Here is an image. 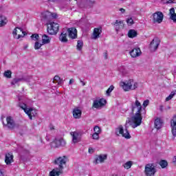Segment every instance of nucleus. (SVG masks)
Returning a JSON list of instances; mask_svg holds the SVG:
<instances>
[{"mask_svg":"<svg viewBox=\"0 0 176 176\" xmlns=\"http://www.w3.org/2000/svg\"><path fill=\"white\" fill-rule=\"evenodd\" d=\"M126 123L130 124L132 129H135L138 126H141L142 123V114L141 113H135L133 116L131 117V120L126 121Z\"/></svg>","mask_w":176,"mask_h":176,"instance_id":"nucleus-1","label":"nucleus"},{"mask_svg":"<svg viewBox=\"0 0 176 176\" xmlns=\"http://www.w3.org/2000/svg\"><path fill=\"white\" fill-rule=\"evenodd\" d=\"M4 118L5 117L2 116L1 118L3 127H6L9 130H14V129H16V121H14V118L10 116H7L6 122H5L3 121Z\"/></svg>","mask_w":176,"mask_h":176,"instance_id":"nucleus-2","label":"nucleus"},{"mask_svg":"<svg viewBox=\"0 0 176 176\" xmlns=\"http://www.w3.org/2000/svg\"><path fill=\"white\" fill-rule=\"evenodd\" d=\"M47 31L50 35H57L60 30V25L56 22H50L47 23Z\"/></svg>","mask_w":176,"mask_h":176,"instance_id":"nucleus-3","label":"nucleus"},{"mask_svg":"<svg viewBox=\"0 0 176 176\" xmlns=\"http://www.w3.org/2000/svg\"><path fill=\"white\" fill-rule=\"evenodd\" d=\"M67 162H69L68 157L64 155L55 159L54 163V164H58V169L63 171V170H64V166L67 164Z\"/></svg>","mask_w":176,"mask_h":176,"instance_id":"nucleus-4","label":"nucleus"},{"mask_svg":"<svg viewBox=\"0 0 176 176\" xmlns=\"http://www.w3.org/2000/svg\"><path fill=\"white\" fill-rule=\"evenodd\" d=\"M156 166L153 164H147L144 168V174L146 176H155L156 174Z\"/></svg>","mask_w":176,"mask_h":176,"instance_id":"nucleus-5","label":"nucleus"},{"mask_svg":"<svg viewBox=\"0 0 176 176\" xmlns=\"http://www.w3.org/2000/svg\"><path fill=\"white\" fill-rule=\"evenodd\" d=\"M18 107H19V108L23 109V111H24L25 113H26V115H28L29 118L31 120H32V111H34V109L32 108H28L27 104L22 103L21 102H19L18 103Z\"/></svg>","mask_w":176,"mask_h":176,"instance_id":"nucleus-6","label":"nucleus"},{"mask_svg":"<svg viewBox=\"0 0 176 176\" xmlns=\"http://www.w3.org/2000/svg\"><path fill=\"white\" fill-rule=\"evenodd\" d=\"M135 111H136V113L142 112V105L141 104V102L138 100L137 98H135V102L131 104L132 113H134Z\"/></svg>","mask_w":176,"mask_h":176,"instance_id":"nucleus-7","label":"nucleus"},{"mask_svg":"<svg viewBox=\"0 0 176 176\" xmlns=\"http://www.w3.org/2000/svg\"><path fill=\"white\" fill-rule=\"evenodd\" d=\"M117 130H118L119 134H120L124 138H126V140H130V138H131V135H130L129 130L127 129H124L122 125H119Z\"/></svg>","mask_w":176,"mask_h":176,"instance_id":"nucleus-8","label":"nucleus"},{"mask_svg":"<svg viewBox=\"0 0 176 176\" xmlns=\"http://www.w3.org/2000/svg\"><path fill=\"white\" fill-rule=\"evenodd\" d=\"M164 17L163 12L158 11L153 14V21L160 24L163 21Z\"/></svg>","mask_w":176,"mask_h":176,"instance_id":"nucleus-9","label":"nucleus"},{"mask_svg":"<svg viewBox=\"0 0 176 176\" xmlns=\"http://www.w3.org/2000/svg\"><path fill=\"white\" fill-rule=\"evenodd\" d=\"M107 104V100L104 98H100L99 100H95L93 102V108H96V109H98V108H102V107H105Z\"/></svg>","mask_w":176,"mask_h":176,"instance_id":"nucleus-10","label":"nucleus"},{"mask_svg":"<svg viewBox=\"0 0 176 176\" xmlns=\"http://www.w3.org/2000/svg\"><path fill=\"white\" fill-rule=\"evenodd\" d=\"M12 34L14 36H16L17 35L16 37V39H20V38H24V36H25L27 34V32L23 31V29L20 28H16L14 29Z\"/></svg>","mask_w":176,"mask_h":176,"instance_id":"nucleus-11","label":"nucleus"},{"mask_svg":"<svg viewBox=\"0 0 176 176\" xmlns=\"http://www.w3.org/2000/svg\"><path fill=\"white\" fill-rule=\"evenodd\" d=\"M14 162V155H13V153L8 152L5 155V163L7 166L10 165L11 163Z\"/></svg>","mask_w":176,"mask_h":176,"instance_id":"nucleus-12","label":"nucleus"},{"mask_svg":"<svg viewBox=\"0 0 176 176\" xmlns=\"http://www.w3.org/2000/svg\"><path fill=\"white\" fill-rule=\"evenodd\" d=\"M134 83V80H129L127 82H122L120 83L124 91H130L131 90V85Z\"/></svg>","mask_w":176,"mask_h":176,"instance_id":"nucleus-13","label":"nucleus"},{"mask_svg":"<svg viewBox=\"0 0 176 176\" xmlns=\"http://www.w3.org/2000/svg\"><path fill=\"white\" fill-rule=\"evenodd\" d=\"M107 159H108V155L107 154H100L95 157L94 163L95 164H99V163H104V162H105Z\"/></svg>","mask_w":176,"mask_h":176,"instance_id":"nucleus-14","label":"nucleus"},{"mask_svg":"<svg viewBox=\"0 0 176 176\" xmlns=\"http://www.w3.org/2000/svg\"><path fill=\"white\" fill-rule=\"evenodd\" d=\"M159 45H160V39L157 37H155L151 42L149 47L150 49H153V50L155 51L157 50Z\"/></svg>","mask_w":176,"mask_h":176,"instance_id":"nucleus-15","label":"nucleus"},{"mask_svg":"<svg viewBox=\"0 0 176 176\" xmlns=\"http://www.w3.org/2000/svg\"><path fill=\"white\" fill-rule=\"evenodd\" d=\"M69 38L71 39H76L78 38V30L75 28H70L67 29Z\"/></svg>","mask_w":176,"mask_h":176,"instance_id":"nucleus-16","label":"nucleus"},{"mask_svg":"<svg viewBox=\"0 0 176 176\" xmlns=\"http://www.w3.org/2000/svg\"><path fill=\"white\" fill-rule=\"evenodd\" d=\"M55 144V148H60V146H65L67 145V142L63 138H56L54 141Z\"/></svg>","mask_w":176,"mask_h":176,"instance_id":"nucleus-17","label":"nucleus"},{"mask_svg":"<svg viewBox=\"0 0 176 176\" xmlns=\"http://www.w3.org/2000/svg\"><path fill=\"white\" fill-rule=\"evenodd\" d=\"M129 54L133 58H135V57H140V56H141L142 54L141 49H140L139 47L133 48L129 52Z\"/></svg>","mask_w":176,"mask_h":176,"instance_id":"nucleus-18","label":"nucleus"},{"mask_svg":"<svg viewBox=\"0 0 176 176\" xmlns=\"http://www.w3.org/2000/svg\"><path fill=\"white\" fill-rule=\"evenodd\" d=\"M70 135L72 137V142L74 144H77V142H79L80 141V138H79V133L77 131H72L70 133Z\"/></svg>","mask_w":176,"mask_h":176,"instance_id":"nucleus-19","label":"nucleus"},{"mask_svg":"<svg viewBox=\"0 0 176 176\" xmlns=\"http://www.w3.org/2000/svg\"><path fill=\"white\" fill-rule=\"evenodd\" d=\"M72 113L74 119H80L82 118V110L78 107L74 109Z\"/></svg>","mask_w":176,"mask_h":176,"instance_id":"nucleus-20","label":"nucleus"},{"mask_svg":"<svg viewBox=\"0 0 176 176\" xmlns=\"http://www.w3.org/2000/svg\"><path fill=\"white\" fill-rule=\"evenodd\" d=\"M170 126L172 127V134L173 137H176V116L171 120Z\"/></svg>","mask_w":176,"mask_h":176,"instance_id":"nucleus-21","label":"nucleus"},{"mask_svg":"<svg viewBox=\"0 0 176 176\" xmlns=\"http://www.w3.org/2000/svg\"><path fill=\"white\" fill-rule=\"evenodd\" d=\"M52 12L49 11H45L41 13V19L42 20H45L46 21H50V15Z\"/></svg>","mask_w":176,"mask_h":176,"instance_id":"nucleus-22","label":"nucleus"},{"mask_svg":"<svg viewBox=\"0 0 176 176\" xmlns=\"http://www.w3.org/2000/svg\"><path fill=\"white\" fill-rule=\"evenodd\" d=\"M113 25L116 27V32H119V30L120 28H124V25H123V21L116 20V22L113 23Z\"/></svg>","mask_w":176,"mask_h":176,"instance_id":"nucleus-23","label":"nucleus"},{"mask_svg":"<svg viewBox=\"0 0 176 176\" xmlns=\"http://www.w3.org/2000/svg\"><path fill=\"white\" fill-rule=\"evenodd\" d=\"M169 14L170 20H173V23H176V13L174 8L169 10Z\"/></svg>","mask_w":176,"mask_h":176,"instance_id":"nucleus-24","label":"nucleus"},{"mask_svg":"<svg viewBox=\"0 0 176 176\" xmlns=\"http://www.w3.org/2000/svg\"><path fill=\"white\" fill-rule=\"evenodd\" d=\"M154 124L155 129H157V130H160V129H162L163 126V121H162L160 118H157V119H155Z\"/></svg>","mask_w":176,"mask_h":176,"instance_id":"nucleus-25","label":"nucleus"},{"mask_svg":"<svg viewBox=\"0 0 176 176\" xmlns=\"http://www.w3.org/2000/svg\"><path fill=\"white\" fill-rule=\"evenodd\" d=\"M59 41L63 43H67L68 42V38H67V33L63 32L59 36Z\"/></svg>","mask_w":176,"mask_h":176,"instance_id":"nucleus-26","label":"nucleus"},{"mask_svg":"<svg viewBox=\"0 0 176 176\" xmlns=\"http://www.w3.org/2000/svg\"><path fill=\"white\" fill-rule=\"evenodd\" d=\"M51 38L47 34H43L42 36V43L43 45H47L50 43Z\"/></svg>","mask_w":176,"mask_h":176,"instance_id":"nucleus-27","label":"nucleus"},{"mask_svg":"<svg viewBox=\"0 0 176 176\" xmlns=\"http://www.w3.org/2000/svg\"><path fill=\"white\" fill-rule=\"evenodd\" d=\"M137 35H138V33L135 30L131 29L128 32L129 38H135V36H137Z\"/></svg>","mask_w":176,"mask_h":176,"instance_id":"nucleus-28","label":"nucleus"},{"mask_svg":"<svg viewBox=\"0 0 176 176\" xmlns=\"http://www.w3.org/2000/svg\"><path fill=\"white\" fill-rule=\"evenodd\" d=\"M102 32L101 28H94V36L95 39H97L100 36V34Z\"/></svg>","mask_w":176,"mask_h":176,"instance_id":"nucleus-29","label":"nucleus"},{"mask_svg":"<svg viewBox=\"0 0 176 176\" xmlns=\"http://www.w3.org/2000/svg\"><path fill=\"white\" fill-rule=\"evenodd\" d=\"M7 23H8V19H6V17L1 16H0V27H3V26L6 25Z\"/></svg>","mask_w":176,"mask_h":176,"instance_id":"nucleus-30","label":"nucleus"},{"mask_svg":"<svg viewBox=\"0 0 176 176\" xmlns=\"http://www.w3.org/2000/svg\"><path fill=\"white\" fill-rule=\"evenodd\" d=\"M53 82L58 83V85H61V83H63V80H61L60 76H55L54 77Z\"/></svg>","mask_w":176,"mask_h":176,"instance_id":"nucleus-31","label":"nucleus"},{"mask_svg":"<svg viewBox=\"0 0 176 176\" xmlns=\"http://www.w3.org/2000/svg\"><path fill=\"white\" fill-rule=\"evenodd\" d=\"M76 49L79 52L83 49V41L82 40H78L77 41V45H76Z\"/></svg>","mask_w":176,"mask_h":176,"instance_id":"nucleus-32","label":"nucleus"},{"mask_svg":"<svg viewBox=\"0 0 176 176\" xmlns=\"http://www.w3.org/2000/svg\"><path fill=\"white\" fill-rule=\"evenodd\" d=\"M159 164L162 167V168H166V167H167V166H168V162H167V160H162L160 161Z\"/></svg>","mask_w":176,"mask_h":176,"instance_id":"nucleus-33","label":"nucleus"},{"mask_svg":"<svg viewBox=\"0 0 176 176\" xmlns=\"http://www.w3.org/2000/svg\"><path fill=\"white\" fill-rule=\"evenodd\" d=\"M59 170V169H58ZM61 171L63 170H55L53 169L50 173V176H59L60 174H61Z\"/></svg>","mask_w":176,"mask_h":176,"instance_id":"nucleus-34","label":"nucleus"},{"mask_svg":"<svg viewBox=\"0 0 176 176\" xmlns=\"http://www.w3.org/2000/svg\"><path fill=\"white\" fill-rule=\"evenodd\" d=\"M123 166L124 168L129 170V168H131V166H133V162L129 161L126 163H125Z\"/></svg>","mask_w":176,"mask_h":176,"instance_id":"nucleus-35","label":"nucleus"},{"mask_svg":"<svg viewBox=\"0 0 176 176\" xmlns=\"http://www.w3.org/2000/svg\"><path fill=\"white\" fill-rule=\"evenodd\" d=\"M5 78H8V79H10L12 78V71L7 70L3 74Z\"/></svg>","mask_w":176,"mask_h":176,"instance_id":"nucleus-36","label":"nucleus"},{"mask_svg":"<svg viewBox=\"0 0 176 176\" xmlns=\"http://www.w3.org/2000/svg\"><path fill=\"white\" fill-rule=\"evenodd\" d=\"M113 89H115V87L113 85H111L110 87H109L106 91L107 96H111V93L113 91Z\"/></svg>","mask_w":176,"mask_h":176,"instance_id":"nucleus-37","label":"nucleus"},{"mask_svg":"<svg viewBox=\"0 0 176 176\" xmlns=\"http://www.w3.org/2000/svg\"><path fill=\"white\" fill-rule=\"evenodd\" d=\"M164 5H168V3H176V0H161Z\"/></svg>","mask_w":176,"mask_h":176,"instance_id":"nucleus-38","label":"nucleus"},{"mask_svg":"<svg viewBox=\"0 0 176 176\" xmlns=\"http://www.w3.org/2000/svg\"><path fill=\"white\" fill-rule=\"evenodd\" d=\"M43 45V44L39 43V41H36V42L34 43V49H35V50H39V49H41V47H42V45Z\"/></svg>","mask_w":176,"mask_h":176,"instance_id":"nucleus-39","label":"nucleus"},{"mask_svg":"<svg viewBox=\"0 0 176 176\" xmlns=\"http://www.w3.org/2000/svg\"><path fill=\"white\" fill-rule=\"evenodd\" d=\"M94 133H96L97 134H100V133H102V130L101 129V128L98 126H95L94 127Z\"/></svg>","mask_w":176,"mask_h":176,"instance_id":"nucleus-40","label":"nucleus"},{"mask_svg":"<svg viewBox=\"0 0 176 176\" xmlns=\"http://www.w3.org/2000/svg\"><path fill=\"white\" fill-rule=\"evenodd\" d=\"M92 139L98 141V140H100V134L97 133H94L92 134Z\"/></svg>","mask_w":176,"mask_h":176,"instance_id":"nucleus-41","label":"nucleus"},{"mask_svg":"<svg viewBox=\"0 0 176 176\" xmlns=\"http://www.w3.org/2000/svg\"><path fill=\"white\" fill-rule=\"evenodd\" d=\"M174 96H175V93L174 91H172L170 94L166 98V101H170V100H171L174 97Z\"/></svg>","mask_w":176,"mask_h":176,"instance_id":"nucleus-42","label":"nucleus"},{"mask_svg":"<svg viewBox=\"0 0 176 176\" xmlns=\"http://www.w3.org/2000/svg\"><path fill=\"white\" fill-rule=\"evenodd\" d=\"M31 38L33 41H39V34H34L31 36Z\"/></svg>","mask_w":176,"mask_h":176,"instance_id":"nucleus-43","label":"nucleus"},{"mask_svg":"<svg viewBox=\"0 0 176 176\" xmlns=\"http://www.w3.org/2000/svg\"><path fill=\"white\" fill-rule=\"evenodd\" d=\"M126 23L129 25H131L134 24V20H133V18H129L126 19Z\"/></svg>","mask_w":176,"mask_h":176,"instance_id":"nucleus-44","label":"nucleus"},{"mask_svg":"<svg viewBox=\"0 0 176 176\" xmlns=\"http://www.w3.org/2000/svg\"><path fill=\"white\" fill-rule=\"evenodd\" d=\"M120 72H121V74H126V67L121 66L120 67Z\"/></svg>","mask_w":176,"mask_h":176,"instance_id":"nucleus-45","label":"nucleus"},{"mask_svg":"<svg viewBox=\"0 0 176 176\" xmlns=\"http://www.w3.org/2000/svg\"><path fill=\"white\" fill-rule=\"evenodd\" d=\"M137 87H138V82H134L131 85V90H135V89H137Z\"/></svg>","mask_w":176,"mask_h":176,"instance_id":"nucleus-46","label":"nucleus"},{"mask_svg":"<svg viewBox=\"0 0 176 176\" xmlns=\"http://www.w3.org/2000/svg\"><path fill=\"white\" fill-rule=\"evenodd\" d=\"M143 107L144 108H146L147 106L149 105V100H146L143 102Z\"/></svg>","mask_w":176,"mask_h":176,"instance_id":"nucleus-47","label":"nucleus"},{"mask_svg":"<svg viewBox=\"0 0 176 176\" xmlns=\"http://www.w3.org/2000/svg\"><path fill=\"white\" fill-rule=\"evenodd\" d=\"M24 78H15L14 79L13 82L14 83H19V82H21V80H23Z\"/></svg>","mask_w":176,"mask_h":176,"instance_id":"nucleus-48","label":"nucleus"},{"mask_svg":"<svg viewBox=\"0 0 176 176\" xmlns=\"http://www.w3.org/2000/svg\"><path fill=\"white\" fill-rule=\"evenodd\" d=\"M57 18V14L56 13H52L51 12V14H50V20L52 19H56Z\"/></svg>","mask_w":176,"mask_h":176,"instance_id":"nucleus-49","label":"nucleus"},{"mask_svg":"<svg viewBox=\"0 0 176 176\" xmlns=\"http://www.w3.org/2000/svg\"><path fill=\"white\" fill-rule=\"evenodd\" d=\"M104 59H105V60H108V51H106V52L104 53Z\"/></svg>","mask_w":176,"mask_h":176,"instance_id":"nucleus-50","label":"nucleus"},{"mask_svg":"<svg viewBox=\"0 0 176 176\" xmlns=\"http://www.w3.org/2000/svg\"><path fill=\"white\" fill-rule=\"evenodd\" d=\"M54 125L53 124H50V130H55Z\"/></svg>","mask_w":176,"mask_h":176,"instance_id":"nucleus-51","label":"nucleus"},{"mask_svg":"<svg viewBox=\"0 0 176 176\" xmlns=\"http://www.w3.org/2000/svg\"><path fill=\"white\" fill-rule=\"evenodd\" d=\"M164 109V106H163L162 104H161V105L160 106V111H161V112H163Z\"/></svg>","mask_w":176,"mask_h":176,"instance_id":"nucleus-52","label":"nucleus"},{"mask_svg":"<svg viewBox=\"0 0 176 176\" xmlns=\"http://www.w3.org/2000/svg\"><path fill=\"white\" fill-rule=\"evenodd\" d=\"M89 153H93L94 152V150L91 148H89L88 150Z\"/></svg>","mask_w":176,"mask_h":176,"instance_id":"nucleus-53","label":"nucleus"},{"mask_svg":"<svg viewBox=\"0 0 176 176\" xmlns=\"http://www.w3.org/2000/svg\"><path fill=\"white\" fill-rule=\"evenodd\" d=\"M74 82H75V80H74V79L72 78V79L69 80V85H72V83H74Z\"/></svg>","mask_w":176,"mask_h":176,"instance_id":"nucleus-54","label":"nucleus"},{"mask_svg":"<svg viewBox=\"0 0 176 176\" xmlns=\"http://www.w3.org/2000/svg\"><path fill=\"white\" fill-rule=\"evenodd\" d=\"M120 12H121V13H124V12H126V10H124V8H120Z\"/></svg>","mask_w":176,"mask_h":176,"instance_id":"nucleus-55","label":"nucleus"},{"mask_svg":"<svg viewBox=\"0 0 176 176\" xmlns=\"http://www.w3.org/2000/svg\"><path fill=\"white\" fill-rule=\"evenodd\" d=\"M0 176H5V175H3V172H2L1 169H0Z\"/></svg>","mask_w":176,"mask_h":176,"instance_id":"nucleus-56","label":"nucleus"},{"mask_svg":"<svg viewBox=\"0 0 176 176\" xmlns=\"http://www.w3.org/2000/svg\"><path fill=\"white\" fill-rule=\"evenodd\" d=\"M80 82L82 83V86H86V82H83V80H80Z\"/></svg>","mask_w":176,"mask_h":176,"instance_id":"nucleus-57","label":"nucleus"},{"mask_svg":"<svg viewBox=\"0 0 176 176\" xmlns=\"http://www.w3.org/2000/svg\"><path fill=\"white\" fill-rule=\"evenodd\" d=\"M173 163H175V164H176V156H175L173 158Z\"/></svg>","mask_w":176,"mask_h":176,"instance_id":"nucleus-58","label":"nucleus"},{"mask_svg":"<svg viewBox=\"0 0 176 176\" xmlns=\"http://www.w3.org/2000/svg\"><path fill=\"white\" fill-rule=\"evenodd\" d=\"M50 2H56L57 0H48Z\"/></svg>","mask_w":176,"mask_h":176,"instance_id":"nucleus-59","label":"nucleus"}]
</instances>
